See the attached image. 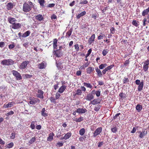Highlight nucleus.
<instances>
[{"label":"nucleus","mask_w":149,"mask_h":149,"mask_svg":"<svg viewBox=\"0 0 149 149\" xmlns=\"http://www.w3.org/2000/svg\"><path fill=\"white\" fill-rule=\"evenodd\" d=\"M33 8L34 10H32L31 12L34 14H36L37 11L36 8L34 7L33 3L31 2L28 3H25L23 5L22 10L25 12H29Z\"/></svg>","instance_id":"obj_1"},{"label":"nucleus","mask_w":149,"mask_h":149,"mask_svg":"<svg viewBox=\"0 0 149 149\" xmlns=\"http://www.w3.org/2000/svg\"><path fill=\"white\" fill-rule=\"evenodd\" d=\"M14 61L11 59H5L1 61V63L3 65H10L13 64Z\"/></svg>","instance_id":"obj_2"},{"label":"nucleus","mask_w":149,"mask_h":149,"mask_svg":"<svg viewBox=\"0 0 149 149\" xmlns=\"http://www.w3.org/2000/svg\"><path fill=\"white\" fill-rule=\"evenodd\" d=\"M12 72L13 75L15 77L17 80H19L22 79V77L20 74L17 71L13 70L12 71Z\"/></svg>","instance_id":"obj_3"},{"label":"nucleus","mask_w":149,"mask_h":149,"mask_svg":"<svg viewBox=\"0 0 149 149\" xmlns=\"http://www.w3.org/2000/svg\"><path fill=\"white\" fill-rule=\"evenodd\" d=\"M29 63V61H25L22 62L19 66V68L20 69L23 70L26 68L27 65Z\"/></svg>","instance_id":"obj_4"},{"label":"nucleus","mask_w":149,"mask_h":149,"mask_svg":"<svg viewBox=\"0 0 149 149\" xmlns=\"http://www.w3.org/2000/svg\"><path fill=\"white\" fill-rule=\"evenodd\" d=\"M149 60L147 59L146 61L144 63L143 70L145 72H146L148 70L149 68Z\"/></svg>","instance_id":"obj_5"},{"label":"nucleus","mask_w":149,"mask_h":149,"mask_svg":"<svg viewBox=\"0 0 149 149\" xmlns=\"http://www.w3.org/2000/svg\"><path fill=\"white\" fill-rule=\"evenodd\" d=\"M102 128L100 127L97 128L94 131L93 133V136L95 137L99 135L102 132Z\"/></svg>","instance_id":"obj_6"},{"label":"nucleus","mask_w":149,"mask_h":149,"mask_svg":"<svg viewBox=\"0 0 149 149\" xmlns=\"http://www.w3.org/2000/svg\"><path fill=\"white\" fill-rule=\"evenodd\" d=\"M53 53L57 57H61L63 55V53L59 49H57L53 51Z\"/></svg>","instance_id":"obj_7"},{"label":"nucleus","mask_w":149,"mask_h":149,"mask_svg":"<svg viewBox=\"0 0 149 149\" xmlns=\"http://www.w3.org/2000/svg\"><path fill=\"white\" fill-rule=\"evenodd\" d=\"M43 93V92L42 90H38L37 93L36 94V96L42 99L44 98Z\"/></svg>","instance_id":"obj_8"},{"label":"nucleus","mask_w":149,"mask_h":149,"mask_svg":"<svg viewBox=\"0 0 149 149\" xmlns=\"http://www.w3.org/2000/svg\"><path fill=\"white\" fill-rule=\"evenodd\" d=\"M30 100L29 104L32 105L35 104L37 102L39 103L40 102V100L38 98H32L30 99Z\"/></svg>","instance_id":"obj_9"},{"label":"nucleus","mask_w":149,"mask_h":149,"mask_svg":"<svg viewBox=\"0 0 149 149\" xmlns=\"http://www.w3.org/2000/svg\"><path fill=\"white\" fill-rule=\"evenodd\" d=\"M34 18L36 20L40 22L43 21L44 19L43 16L40 14L35 16Z\"/></svg>","instance_id":"obj_10"},{"label":"nucleus","mask_w":149,"mask_h":149,"mask_svg":"<svg viewBox=\"0 0 149 149\" xmlns=\"http://www.w3.org/2000/svg\"><path fill=\"white\" fill-rule=\"evenodd\" d=\"M15 104V102H9L7 104H4L3 106V107L5 109L10 108L13 106Z\"/></svg>","instance_id":"obj_11"},{"label":"nucleus","mask_w":149,"mask_h":149,"mask_svg":"<svg viewBox=\"0 0 149 149\" xmlns=\"http://www.w3.org/2000/svg\"><path fill=\"white\" fill-rule=\"evenodd\" d=\"M94 98L93 95L91 93L88 94L86 97V99L88 101H91Z\"/></svg>","instance_id":"obj_12"},{"label":"nucleus","mask_w":149,"mask_h":149,"mask_svg":"<svg viewBox=\"0 0 149 149\" xmlns=\"http://www.w3.org/2000/svg\"><path fill=\"white\" fill-rule=\"evenodd\" d=\"M87 111V110L85 109L78 108L77 109L76 112L79 113H84Z\"/></svg>","instance_id":"obj_13"},{"label":"nucleus","mask_w":149,"mask_h":149,"mask_svg":"<svg viewBox=\"0 0 149 149\" xmlns=\"http://www.w3.org/2000/svg\"><path fill=\"white\" fill-rule=\"evenodd\" d=\"M95 36L94 34H93L88 40V43L91 45L94 41Z\"/></svg>","instance_id":"obj_14"},{"label":"nucleus","mask_w":149,"mask_h":149,"mask_svg":"<svg viewBox=\"0 0 149 149\" xmlns=\"http://www.w3.org/2000/svg\"><path fill=\"white\" fill-rule=\"evenodd\" d=\"M21 24L20 23H15L12 25V28L14 29H18L21 27Z\"/></svg>","instance_id":"obj_15"},{"label":"nucleus","mask_w":149,"mask_h":149,"mask_svg":"<svg viewBox=\"0 0 149 149\" xmlns=\"http://www.w3.org/2000/svg\"><path fill=\"white\" fill-rule=\"evenodd\" d=\"M8 20L9 22L10 23L12 24V25L14 24L15 23V22L16 21L15 18L10 17H8Z\"/></svg>","instance_id":"obj_16"},{"label":"nucleus","mask_w":149,"mask_h":149,"mask_svg":"<svg viewBox=\"0 0 149 149\" xmlns=\"http://www.w3.org/2000/svg\"><path fill=\"white\" fill-rule=\"evenodd\" d=\"M143 80H141V84L139 85L138 88V90L139 91H141L143 88L144 85Z\"/></svg>","instance_id":"obj_17"},{"label":"nucleus","mask_w":149,"mask_h":149,"mask_svg":"<svg viewBox=\"0 0 149 149\" xmlns=\"http://www.w3.org/2000/svg\"><path fill=\"white\" fill-rule=\"evenodd\" d=\"M66 86L65 85L62 86L59 88L58 92L61 93H63L66 89Z\"/></svg>","instance_id":"obj_18"},{"label":"nucleus","mask_w":149,"mask_h":149,"mask_svg":"<svg viewBox=\"0 0 149 149\" xmlns=\"http://www.w3.org/2000/svg\"><path fill=\"white\" fill-rule=\"evenodd\" d=\"M47 111L45 110V108H43L42 110L41 111V115L44 117H46L48 116V113H47Z\"/></svg>","instance_id":"obj_19"},{"label":"nucleus","mask_w":149,"mask_h":149,"mask_svg":"<svg viewBox=\"0 0 149 149\" xmlns=\"http://www.w3.org/2000/svg\"><path fill=\"white\" fill-rule=\"evenodd\" d=\"M54 136V134L53 133H50L48 137L47 138V141H51L53 139V136Z\"/></svg>","instance_id":"obj_20"},{"label":"nucleus","mask_w":149,"mask_h":149,"mask_svg":"<svg viewBox=\"0 0 149 149\" xmlns=\"http://www.w3.org/2000/svg\"><path fill=\"white\" fill-rule=\"evenodd\" d=\"M95 69L96 70V72L97 73V74L98 76L99 77H102V73L100 70L98 68H95Z\"/></svg>","instance_id":"obj_21"},{"label":"nucleus","mask_w":149,"mask_h":149,"mask_svg":"<svg viewBox=\"0 0 149 149\" xmlns=\"http://www.w3.org/2000/svg\"><path fill=\"white\" fill-rule=\"evenodd\" d=\"M94 70V68L92 67H89L86 69L87 72L88 74H91L92 72Z\"/></svg>","instance_id":"obj_22"},{"label":"nucleus","mask_w":149,"mask_h":149,"mask_svg":"<svg viewBox=\"0 0 149 149\" xmlns=\"http://www.w3.org/2000/svg\"><path fill=\"white\" fill-rule=\"evenodd\" d=\"M89 65V63H88V62L85 63L82 66L80 67L79 69L80 70H84L85 68L88 67Z\"/></svg>","instance_id":"obj_23"},{"label":"nucleus","mask_w":149,"mask_h":149,"mask_svg":"<svg viewBox=\"0 0 149 149\" xmlns=\"http://www.w3.org/2000/svg\"><path fill=\"white\" fill-rule=\"evenodd\" d=\"M147 134V131H146L145 130L143 131L142 132H141L139 136V137L140 138H142L144 136H146Z\"/></svg>","instance_id":"obj_24"},{"label":"nucleus","mask_w":149,"mask_h":149,"mask_svg":"<svg viewBox=\"0 0 149 149\" xmlns=\"http://www.w3.org/2000/svg\"><path fill=\"white\" fill-rule=\"evenodd\" d=\"M31 33V32L29 30L26 31L24 33L22 36V37L23 38L26 37L29 35Z\"/></svg>","instance_id":"obj_25"},{"label":"nucleus","mask_w":149,"mask_h":149,"mask_svg":"<svg viewBox=\"0 0 149 149\" xmlns=\"http://www.w3.org/2000/svg\"><path fill=\"white\" fill-rule=\"evenodd\" d=\"M86 12L85 11H84L81 12L77 16V19H79L81 17L83 16L86 14Z\"/></svg>","instance_id":"obj_26"},{"label":"nucleus","mask_w":149,"mask_h":149,"mask_svg":"<svg viewBox=\"0 0 149 149\" xmlns=\"http://www.w3.org/2000/svg\"><path fill=\"white\" fill-rule=\"evenodd\" d=\"M100 102V101H99L98 99H94L92 101H91V103L93 105H95L96 104H97L99 103Z\"/></svg>","instance_id":"obj_27"},{"label":"nucleus","mask_w":149,"mask_h":149,"mask_svg":"<svg viewBox=\"0 0 149 149\" xmlns=\"http://www.w3.org/2000/svg\"><path fill=\"white\" fill-rule=\"evenodd\" d=\"M136 110L138 112H140L142 110V106L141 105H140L139 104H138L137 105L136 107Z\"/></svg>","instance_id":"obj_28"},{"label":"nucleus","mask_w":149,"mask_h":149,"mask_svg":"<svg viewBox=\"0 0 149 149\" xmlns=\"http://www.w3.org/2000/svg\"><path fill=\"white\" fill-rule=\"evenodd\" d=\"M149 12V6L148 8L144 10L142 12V15L143 16H145L146 15H147Z\"/></svg>","instance_id":"obj_29"},{"label":"nucleus","mask_w":149,"mask_h":149,"mask_svg":"<svg viewBox=\"0 0 149 149\" xmlns=\"http://www.w3.org/2000/svg\"><path fill=\"white\" fill-rule=\"evenodd\" d=\"M38 2L42 8L45 7L44 4L45 3V1L44 0H38Z\"/></svg>","instance_id":"obj_30"},{"label":"nucleus","mask_w":149,"mask_h":149,"mask_svg":"<svg viewBox=\"0 0 149 149\" xmlns=\"http://www.w3.org/2000/svg\"><path fill=\"white\" fill-rule=\"evenodd\" d=\"M56 66L58 68L59 70H61L63 68V67L61 65V63L60 62H56Z\"/></svg>","instance_id":"obj_31"},{"label":"nucleus","mask_w":149,"mask_h":149,"mask_svg":"<svg viewBox=\"0 0 149 149\" xmlns=\"http://www.w3.org/2000/svg\"><path fill=\"white\" fill-rule=\"evenodd\" d=\"M72 135V134L71 132H69L66 134L64 136L65 140H66L70 138Z\"/></svg>","instance_id":"obj_32"},{"label":"nucleus","mask_w":149,"mask_h":149,"mask_svg":"<svg viewBox=\"0 0 149 149\" xmlns=\"http://www.w3.org/2000/svg\"><path fill=\"white\" fill-rule=\"evenodd\" d=\"M85 132V130L84 128L81 129L79 131V134L81 136L84 135Z\"/></svg>","instance_id":"obj_33"},{"label":"nucleus","mask_w":149,"mask_h":149,"mask_svg":"<svg viewBox=\"0 0 149 149\" xmlns=\"http://www.w3.org/2000/svg\"><path fill=\"white\" fill-rule=\"evenodd\" d=\"M7 9L8 10L11 9L13 7V5L12 3H8L7 5Z\"/></svg>","instance_id":"obj_34"},{"label":"nucleus","mask_w":149,"mask_h":149,"mask_svg":"<svg viewBox=\"0 0 149 149\" xmlns=\"http://www.w3.org/2000/svg\"><path fill=\"white\" fill-rule=\"evenodd\" d=\"M72 32V29H70V30L68 31L66 33V35L65 36V38H66L67 36H68V38H69L71 35Z\"/></svg>","instance_id":"obj_35"},{"label":"nucleus","mask_w":149,"mask_h":149,"mask_svg":"<svg viewBox=\"0 0 149 149\" xmlns=\"http://www.w3.org/2000/svg\"><path fill=\"white\" fill-rule=\"evenodd\" d=\"M36 140V138L35 137H32L29 141V143L30 145L34 143Z\"/></svg>","instance_id":"obj_36"},{"label":"nucleus","mask_w":149,"mask_h":149,"mask_svg":"<svg viewBox=\"0 0 149 149\" xmlns=\"http://www.w3.org/2000/svg\"><path fill=\"white\" fill-rule=\"evenodd\" d=\"M84 85L86 87L89 88H92L93 87V86L90 83L84 82Z\"/></svg>","instance_id":"obj_37"},{"label":"nucleus","mask_w":149,"mask_h":149,"mask_svg":"<svg viewBox=\"0 0 149 149\" xmlns=\"http://www.w3.org/2000/svg\"><path fill=\"white\" fill-rule=\"evenodd\" d=\"M114 66V65L113 64H112L111 65L109 66H107V68H105V69L107 70V71H108L109 70L111 69Z\"/></svg>","instance_id":"obj_38"},{"label":"nucleus","mask_w":149,"mask_h":149,"mask_svg":"<svg viewBox=\"0 0 149 149\" xmlns=\"http://www.w3.org/2000/svg\"><path fill=\"white\" fill-rule=\"evenodd\" d=\"M109 50L108 49H104L102 52V54L104 56H106L109 52Z\"/></svg>","instance_id":"obj_39"},{"label":"nucleus","mask_w":149,"mask_h":149,"mask_svg":"<svg viewBox=\"0 0 149 149\" xmlns=\"http://www.w3.org/2000/svg\"><path fill=\"white\" fill-rule=\"evenodd\" d=\"M138 22H137L136 20H133L132 22V24L136 27H137L139 25L138 24Z\"/></svg>","instance_id":"obj_40"},{"label":"nucleus","mask_w":149,"mask_h":149,"mask_svg":"<svg viewBox=\"0 0 149 149\" xmlns=\"http://www.w3.org/2000/svg\"><path fill=\"white\" fill-rule=\"evenodd\" d=\"M13 146V142H11L7 145L6 148H12Z\"/></svg>","instance_id":"obj_41"},{"label":"nucleus","mask_w":149,"mask_h":149,"mask_svg":"<svg viewBox=\"0 0 149 149\" xmlns=\"http://www.w3.org/2000/svg\"><path fill=\"white\" fill-rule=\"evenodd\" d=\"M111 131L113 133H116L117 132V129L115 127L111 128Z\"/></svg>","instance_id":"obj_42"},{"label":"nucleus","mask_w":149,"mask_h":149,"mask_svg":"<svg viewBox=\"0 0 149 149\" xmlns=\"http://www.w3.org/2000/svg\"><path fill=\"white\" fill-rule=\"evenodd\" d=\"M56 99L54 97H51L50 98L49 100L52 103H55L56 102Z\"/></svg>","instance_id":"obj_43"},{"label":"nucleus","mask_w":149,"mask_h":149,"mask_svg":"<svg viewBox=\"0 0 149 149\" xmlns=\"http://www.w3.org/2000/svg\"><path fill=\"white\" fill-rule=\"evenodd\" d=\"M35 122L34 121H32L30 125V127L33 130L35 128Z\"/></svg>","instance_id":"obj_44"},{"label":"nucleus","mask_w":149,"mask_h":149,"mask_svg":"<svg viewBox=\"0 0 149 149\" xmlns=\"http://www.w3.org/2000/svg\"><path fill=\"white\" fill-rule=\"evenodd\" d=\"M15 136V132H12L10 136V139H14Z\"/></svg>","instance_id":"obj_45"},{"label":"nucleus","mask_w":149,"mask_h":149,"mask_svg":"<svg viewBox=\"0 0 149 149\" xmlns=\"http://www.w3.org/2000/svg\"><path fill=\"white\" fill-rule=\"evenodd\" d=\"M39 68L40 69H43L45 68L44 63H43L40 64L38 65Z\"/></svg>","instance_id":"obj_46"},{"label":"nucleus","mask_w":149,"mask_h":149,"mask_svg":"<svg viewBox=\"0 0 149 149\" xmlns=\"http://www.w3.org/2000/svg\"><path fill=\"white\" fill-rule=\"evenodd\" d=\"M92 51V49H90L88 50L87 53L86 54V55L85 57L86 58L88 56H89V55L91 53Z\"/></svg>","instance_id":"obj_47"},{"label":"nucleus","mask_w":149,"mask_h":149,"mask_svg":"<svg viewBox=\"0 0 149 149\" xmlns=\"http://www.w3.org/2000/svg\"><path fill=\"white\" fill-rule=\"evenodd\" d=\"M14 112L13 111H10L9 112L7 113L6 114V116H8L10 115H13L14 114Z\"/></svg>","instance_id":"obj_48"},{"label":"nucleus","mask_w":149,"mask_h":149,"mask_svg":"<svg viewBox=\"0 0 149 149\" xmlns=\"http://www.w3.org/2000/svg\"><path fill=\"white\" fill-rule=\"evenodd\" d=\"M83 120V117H80L78 119H77L75 120V121L76 122H80Z\"/></svg>","instance_id":"obj_49"},{"label":"nucleus","mask_w":149,"mask_h":149,"mask_svg":"<svg viewBox=\"0 0 149 149\" xmlns=\"http://www.w3.org/2000/svg\"><path fill=\"white\" fill-rule=\"evenodd\" d=\"M24 77L26 78H30L32 77V75L29 74H24Z\"/></svg>","instance_id":"obj_50"},{"label":"nucleus","mask_w":149,"mask_h":149,"mask_svg":"<svg viewBox=\"0 0 149 149\" xmlns=\"http://www.w3.org/2000/svg\"><path fill=\"white\" fill-rule=\"evenodd\" d=\"M100 91H96L95 92V94L96 96L99 97L100 95Z\"/></svg>","instance_id":"obj_51"},{"label":"nucleus","mask_w":149,"mask_h":149,"mask_svg":"<svg viewBox=\"0 0 149 149\" xmlns=\"http://www.w3.org/2000/svg\"><path fill=\"white\" fill-rule=\"evenodd\" d=\"M15 47L14 43L13 42L12 44L10 45L9 46V48L10 49H12Z\"/></svg>","instance_id":"obj_52"},{"label":"nucleus","mask_w":149,"mask_h":149,"mask_svg":"<svg viewBox=\"0 0 149 149\" xmlns=\"http://www.w3.org/2000/svg\"><path fill=\"white\" fill-rule=\"evenodd\" d=\"M81 94V90L80 89H77L76 91V95H80Z\"/></svg>","instance_id":"obj_53"},{"label":"nucleus","mask_w":149,"mask_h":149,"mask_svg":"<svg viewBox=\"0 0 149 149\" xmlns=\"http://www.w3.org/2000/svg\"><path fill=\"white\" fill-rule=\"evenodd\" d=\"M60 96V94L58 92L56 94L55 97L56 99H58Z\"/></svg>","instance_id":"obj_54"},{"label":"nucleus","mask_w":149,"mask_h":149,"mask_svg":"<svg viewBox=\"0 0 149 149\" xmlns=\"http://www.w3.org/2000/svg\"><path fill=\"white\" fill-rule=\"evenodd\" d=\"M75 49L76 50V51L78 52L79 49V47L78 44L75 45H74Z\"/></svg>","instance_id":"obj_55"},{"label":"nucleus","mask_w":149,"mask_h":149,"mask_svg":"<svg viewBox=\"0 0 149 149\" xmlns=\"http://www.w3.org/2000/svg\"><path fill=\"white\" fill-rule=\"evenodd\" d=\"M137 127L136 128L134 127L132 130L131 131V133H135L136 131V129L137 128Z\"/></svg>","instance_id":"obj_56"},{"label":"nucleus","mask_w":149,"mask_h":149,"mask_svg":"<svg viewBox=\"0 0 149 149\" xmlns=\"http://www.w3.org/2000/svg\"><path fill=\"white\" fill-rule=\"evenodd\" d=\"M88 1L86 0H84L83 1L81 2L80 4H86L87 3Z\"/></svg>","instance_id":"obj_57"},{"label":"nucleus","mask_w":149,"mask_h":149,"mask_svg":"<svg viewBox=\"0 0 149 149\" xmlns=\"http://www.w3.org/2000/svg\"><path fill=\"white\" fill-rule=\"evenodd\" d=\"M119 95L121 98H124L125 97V94H123L122 93H120L119 94Z\"/></svg>","instance_id":"obj_58"},{"label":"nucleus","mask_w":149,"mask_h":149,"mask_svg":"<svg viewBox=\"0 0 149 149\" xmlns=\"http://www.w3.org/2000/svg\"><path fill=\"white\" fill-rule=\"evenodd\" d=\"M135 83L137 85H139L141 84L140 80L139 79H137L135 81Z\"/></svg>","instance_id":"obj_59"},{"label":"nucleus","mask_w":149,"mask_h":149,"mask_svg":"<svg viewBox=\"0 0 149 149\" xmlns=\"http://www.w3.org/2000/svg\"><path fill=\"white\" fill-rule=\"evenodd\" d=\"M115 29L114 27H112L110 29L111 32L112 34H114L115 33Z\"/></svg>","instance_id":"obj_60"},{"label":"nucleus","mask_w":149,"mask_h":149,"mask_svg":"<svg viewBox=\"0 0 149 149\" xmlns=\"http://www.w3.org/2000/svg\"><path fill=\"white\" fill-rule=\"evenodd\" d=\"M5 44V42H0V47H3Z\"/></svg>","instance_id":"obj_61"},{"label":"nucleus","mask_w":149,"mask_h":149,"mask_svg":"<svg viewBox=\"0 0 149 149\" xmlns=\"http://www.w3.org/2000/svg\"><path fill=\"white\" fill-rule=\"evenodd\" d=\"M54 3H50L48 5V7L49 8H52L55 6Z\"/></svg>","instance_id":"obj_62"},{"label":"nucleus","mask_w":149,"mask_h":149,"mask_svg":"<svg viewBox=\"0 0 149 149\" xmlns=\"http://www.w3.org/2000/svg\"><path fill=\"white\" fill-rule=\"evenodd\" d=\"M75 3V1H73L71 3H70L69 4V6H70L72 7L74 5Z\"/></svg>","instance_id":"obj_63"},{"label":"nucleus","mask_w":149,"mask_h":149,"mask_svg":"<svg viewBox=\"0 0 149 149\" xmlns=\"http://www.w3.org/2000/svg\"><path fill=\"white\" fill-rule=\"evenodd\" d=\"M57 16L55 14H53V15L51 16V19H56Z\"/></svg>","instance_id":"obj_64"}]
</instances>
